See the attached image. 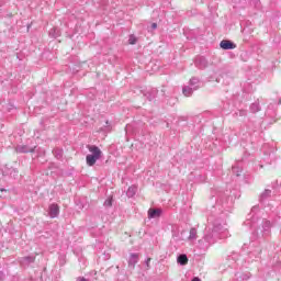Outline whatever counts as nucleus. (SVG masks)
<instances>
[{
	"label": "nucleus",
	"mask_w": 281,
	"mask_h": 281,
	"mask_svg": "<svg viewBox=\"0 0 281 281\" xmlns=\"http://www.w3.org/2000/svg\"><path fill=\"white\" fill-rule=\"evenodd\" d=\"M147 267H150V258L147 259Z\"/></svg>",
	"instance_id": "nucleus-10"
},
{
	"label": "nucleus",
	"mask_w": 281,
	"mask_h": 281,
	"mask_svg": "<svg viewBox=\"0 0 281 281\" xmlns=\"http://www.w3.org/2000/svg\"><path fill=\"white\" fill-rule=\"evenodd\" d=\"M87 148L91 153L86 157L87 165L95 166V161L102 157V150L95 145H88Z\"/></svg>",
	"instance_id": "nucleus-1"
},
{
	"label": "nucleus",
	"mask_w": 281,
	"mask_h": 281,
	"mask_svg": "<svg viewBox=\"0 0 281 281\" xmlns=\"http://www.w3.org/2000/svg\"><path fill=\"white\" fill-rule=\"evenodd\" d=\"M192 281H201V279H199V278H194Z\"/></svg>",
	"instance_id": "nucleus-12"
},
{
	"label": "nucleus",
	"mask_w": 281,
	"mask_h": 281,
	"mask_svg": "<svg viewBox=\"0 0 281 281\" xmlns=\"http://www.w3.org/2000/svg\"><path fill=\"white\" fill-rule=\"evenodd\" d=\"M220 47H222V49H236V44L227 40H223L220 44Z\"/></svg>",
	"instance_id": "nucleus-3"
},
{
	"label": "nucleus",
	"mask_w": 281,
	"mask_h": 281,
	"mask_svg": "<svg viewBox=\"0 0 281 281\" xmlns=\"http://www.w3.org/2000/svg\"><path fill=\"white\" fill-rule=\"evenodd\" d=\"M161 216V209H149L148 218H159Z\"/></svg>",
	"instance_id": "nucleus-4"
},
{
	"label": "nucleus",
	"mask_w": 281,
	"mask_h": 281,
	"mask_svg": "<svg viewBox=\"0 0 281 281\" xmlns=\"http://www.w3.org/2000/svg\"><path fill=\"white\" fill-rule=\"evenodd\" d=\"M137 192V188L135 187H130L127 190V195L128 196H135V193Z\"/></svg>",
	"instance_id": "nucleus-6"
},
{
	"label": "nucleus",
	"mask_w": 281,
	"mask_h": 281,
	"mask_svg": "<svg viewBox=\"0 0 281 281\" xmlns=\"http://www.w3.org/2000/svg\"><path fill=\"white\" fill-rule=\"evenodd\" d=\"M153 30H157V23L151 24Z\"/></svg>",
	"instance_id": "nucleus-9"
},
{
	"label": "nucleus",
	"mask_w": 281,
	"mask_h": 281,
	"mask_svg": "<svg viewBox=\"0 0 281 281\" xmlns=\"http://www.w3.org/2000/svg\"><path fill=\"white\" fill-rule=\"evenodd\" d=\"M58 214H60V207L58 206V204H52L49 206L50 218H56V216H58Z\"/></svg>",
	"instance_id": "nucleus-2"
},
{
	"label": "nucleus",
	"mask_w": 281,
	"mask_h": 281,
	"mask_svg": "<svg viewBox=\"0 0 281 281\" xmlns=\"http://www.w3.org/2000/svg\"><path fill=\"white\" fill-rule=\"evenodd\" d=\"M179 265L186 266L188 265V256L187 255H180L177 259Z\"/></svg>",
	"instance_id": "nucleus-5"
},
{
	"label": "nucleus",
	"mask_w": 281,
	"mask_h": 281,
	"mask_svg": "<svg viewBox=\"0 0 281 281\" xmlns=\"http://www.w3.org/2000/svg\"><path fill=\"white\" fill-rule=\"evenodd\" d=\"M132 258H135L137 260V255H132Z\"/></svg>",
	"instance_id": "nucleus-13"
},
{
	"label": "nucleus",
	"mask_w": 281,
	"mask_h": 281,
	"mask_svg": "<svg viewBox=\"0 0 281 281\" xmlns=\"http://www.w3.org/2000/svg\"><path fill=\"white\" fill-rule=\"evenodd\" d=\"M80 281H88V280H87V279H85V278H81V279H80Z\"/></svg>",
	"instance_id": "nucleus-14"
},
{
	"label": "nucleus",
	"mask_w": 281,
	"mask_h": 281,
	"mask_svg": "<svg viewBox=\"0 0 281 281\" xmlns=\"http://www.w3.org/2000/svg\"><path fill=\"white\" fill-rule=\"evenodd\" d=\"M183 93H184V95H190V94L186 93V90H183Z\"/></svg>",
	"instance_id": "nucleus-15"
},
{
	"label": "nucleus",
	"mask_w": 281,
	"mask_h": 281,
	"mask_svg": "<svg viewBox=\"0 0 281 281\" xmlns=\"http://www.w3.org/2000/svg\"><path fill=\"white\" fill-rule=\"evenodd\" d=\"M104 205H106V207H112L113 206V199L105 200Z\"/></svg>",
	"instance_id": "nucleus-8"
},
{
	"label": "nucleus",
	"mask_w": 281,
	"mask_h": 281,
	"mask_svg": "<svg viewBox=\"0 0 281 281\" xmlns=\"http://www.w3.org/2000/svg\"><path fill=\"white\" fill-rule=\"evenodd\" d=\"M130 45H135L137 43V37L135 35H131L128 38Z\"/></svg>",
	"instance_id": "nucleus-7"
},
{
	"label": "nucleus",
	"mask_w": 281,
	"mask_h": 281,
	"mask_svg": "<svg viewBox=\"0 0 281 281\" xmlns=\"http://www.w3.org/2000/svg\"><path fill=\"white\" fill-rule=\"evenodd\" d=\"M0 192H8V190H5V189H0Z\"/></svg>",
	"instance_id": "nucleus-11"
}]
</instances>
